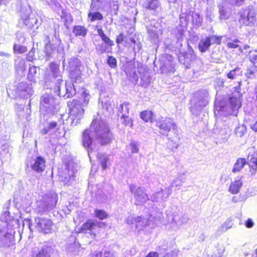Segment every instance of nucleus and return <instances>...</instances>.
I'll use <instances>...</instances> for the list:
<instances>
[{
	"label": "nucleus",
	"instance_id": "79ce46f5",
	"mask_svg": "<svg viewBox=\"0 0 257 257\" xmlns=\"http://www.w3.org/2000/svg\"><path fill=\"white\" fill-rule=\"evenodd\" d=\"M11 221V218L10 216V213L9 211L4 212L1 216V222L5 223L6 225H8L10 223Z\"/></svg>",
	"mask_w": 257,
	"mask_h": 257
},
{
	"label": "nucleus",
	"instance_id": "6e6d98bb",
	"mask_svg": "<svg viewBox=\"0 0 257 257\" xmlns=\"http://www.w3.org/2000/svg\"><path fill=\"white\" fill-rule=\"evenodd\" d=\"M245 0H227L230 5L234 6H240Z\"/></svg>",
	"mask_w": 257,
	"mask_h": 257
},
{
	"label": "nucleus",
	"instance_id": "e2e57ef3",
	"mask_svg": "<svg viewBox=\"0 0 257 257\" xmlns=\"http://www.w3.org/2000/svg\"><path fill=\"white\" fill-rule=\"evenodd\" d=\"M43 1V3H45V4L48 5H56V2L57 0H42Z\"/></svg>",
	"mask_w": 257,
	"mask_h": 257
},
{
	"label": "nucleus",
	"instance_id": "f704fd0d",
	"mask_svg": "<svg viewBox=\"0 0 257 257\" xmlns=\"http://www.w3.org/2000/svg\"><path fill=\"white\" fill-rule=\"evenodd\" d=\"M219 12L221 19L225 20L229 17V10L223 6H219Z\"/></svg>",
	"mask_w": 257,
	"mask_h": 257
},
{
	"label": "nucleus",
	"instance_id": "4468645a",
	"mask_svg": "<svg viewBox=\"0 0 257 257\" xmlns=\"http://www.w3.org/2000/svg\"><path fill=\"white\" fill-rule=\"evenodd\" d=\"M56 202L55 199L53 197H49L41 200L38 203L36 211L40 214L50 211L55 206Z\"/></svg>",
	"mask_w": 257,
	"mask_h": 257
},
{
	"label": "nucleus",
	"instance_id": "338daca9",
	"mask_svg": "<svg viewBox=\"0 0 257 257\" xmlns=\"http://www.w3.org/2000/svg\"><path fill=\"white\" fill-rule=\"evenodd\" d=\"M123 35L122 34H120L119 35V36L117 38L116 42L117 43L119 44V43H121L123 41Z\"/></svg>",
	"mask_w": 257,
	"mask_h": 257
},
{
	"label": "nucleus",
	"instance_id": "393cba45",
	"mask_svg": "<svg viewBox=\"0 0 257 257\" xmlns=\"http://www.w3.org/2000/svg\"><path fill=\"white\" fill-rule=\"evenodd\" d=\"M174 138H171L169 136L168 137V141L167 143V148L171 151L176 150L179 146V139L177 138V135Z\"/></svg>",
	"mask_w": 257,
	"mask_h": 257
},
{
	"label": "nucleus",
	"instance_id": "49530a36",
	"mask_svg": "<svg viewBox=\"0 0 257 257\" xmlns=\"http://www.w3.org/2000/svg\"><path fill=\"white\" fill-rule=\"evenodd\" d=\"M248 59L254 67L257 68V52H250L248 55Z\"/></svg>",
	"mask_w": 257,
	"mask_h": 257
},
{
	"label": "nucleus",
	"instance_id": "69168bd1",
	"mask_svg": "<svg viewBox=\"0 0 257 257\" xmlns=\"http://www.w3.org/2000/svg\"><path fill=\"white\" fill-rule=\"evenodd\" d=\"M57 125V123L55 121H51L49 123V126H48L50 130L53 129L55 128Z\"/></svg>",
	"mask_w": 257,
	"mask_h": 257
},
{
	"label": "nucleus",
	"instance_id": "a211bd4d",
	"mask_svg": "<svg viewBox=\"0 0 257 257\" xmlns=\"http://www.w3.org/2000/svg\"><path fill=\"white\" fill-rule=\"evenodd\" d=\"M255 16L253 11L246 10L242 12L239 19L240 23L245 25H249L255 21Z\"/></svg>",
	"mask_w": 257,
	"mask_h": 257
},
{
	"label": "nucleus",
	"instance_id": "f3484780",
	"mask_svg": "<svg viewBox=\"0 0 257 257\" xmlns=\"http://www.w3.org/2000/svg\"><path fill=\"white\" fill-rule=\"evenodd\" d=\"M159 23L155 24L154 27H151L148 29V34L150 38L156 43L159 42L160 40L162 38L163 30L161 28H159Z\"/></svg>",
	"mask_w": 257,
	"mask_h": 257
},
{
	"label": "nucleus",
	"instance_id": "7ed1b4c3",
	"mask_svg": "<svg viewBox=\"0 0 257 257\" xmlns=\"http://www.w3.org/2000/svg\"><path fill=\"white\" fill-rule=\"evenodd\" d=\"M82 98L83 99V104L78 100L68 102L70 111L68 120L71 121L72 125H76L83 117L84 110L82 106L87 105L89 101V95L85 90L82 91Z\"/></svg>",
	"mask_w": 257,
	"mask_h": 257
},
{
	"label": "nucleus",
	"instance_id": "b1692460",
	"mask_svg": "<svg viewBox=\"0 0 257 257\" xmlns=\"http://www.w3.org/2000/svg\"><path fill=\"white\" fill-rule=\"evenodd\" d=\"M90 130L86 129L84 131L82 136V144L85 148L88 149V154H89L90 150H91L90 146L92 142V138L90 136Z\"/></svg>",
	"mask_w": 257,
	"mask_h": 257
},
{
	"label": "nucleus",
	"instance_id": "4d7b16f0",
	"mask_svg": "<svg viewBox=\"0 0 257 257\" xmlns=\"http://www.w3.org/2000/svg\"><path fill=\"white\" fill-rule=\"evenodd\" d=\"M35 51L33 50H31L27 54V59L28 61H32L35 56Z\"/></svg>",
	"mask_w": 257,
	"mask_h": 257
},
{
	"label": "nucleus",
	"instance_id": "37998d69",
	"mask_svg": "<svg viewBox=\"0 0 257 257\" xmlns=\"http://www.w3.org/2000/svg\"><path fill=\"white\" fill-rule=\"evenodd\" d=\"M192 21L196 26L199 27L201 25L203 19L197 13H193L192 15Z\"/></svg>",
	"mask_w": 257,
	"mask_h": 257
},
{
	"label": "nucleus",
	"instance_id": "f8f14e48",
	"mask_svg": "<svg viewBox=\"0 0 257 257\" xmlns=\"http://www.w3.org/2000/svg\"><path fill=\"white\" fill-rule=\"evenodd\" d=\"M17 6L18 11L25 13L23 15H21V17L24 20V23L26 25H28V23L30 21L32 24L33 23L36 24L37 23L38 20L36 19L29 18V15L30 13L31 10L29 6H28L29 9L27 8L28 4L26 0H17Z\"/></svg>",
	"mask_w": 257,
	"mask_h": 257
},
{
	"label": "nucleus",
	"instance_id": "0eeeda50",
	"mask_svg": "<svg viewBox=\"0 0 257 257\" xmlns=\"http://www.w3.org/2000/svg\"><path fill=\"white\" fill-rule=\"evenodd\" d=\"M156 126L159 127L160 133L163 135L168 136V134L171 131L174 135H177V126L171 118L159 117L156 120Z\"/></svg>",
	"mask_w": 257,
	"mask_h": 257
},
{
	"label": "nucleus",
	"instance_id": "39448f33",
	"mask_svg": "<svg viewBox=\"0 0 257 257\" xmlns=\"http://www.w3.org/2000/svg\"><path fill=\"white\" fill-rule=\"evenodd\" d=\"M234 89L235 90V92L232 93V96L229 98L227 105L226 106L220 105V111L226 112L225 113L226 114L236 115L237 110L241 106L240 100L241 94L240 93V86L234 87Z\"/></svg>",
	"mask_w": 257,
	"mask_h": 257
},
{
	"label": "nucleus",
	"instance_id": "412c9836",
	"mask_svg": "<svg viewBox=\"0 0 257 257\" xmlns=\"http://www.w3.org/2000/svg\"><path fill=\"white\" fill-rule=\"evenodd\" d=\"M138 71L141 80V85L143 87H146L151 82L150 73L148 71H145L143 67H139Z\"/></svg>",
	"mask_w": 257,
	"mask_h": 257
},
{
	"label": "nucleus",
	"instance_id": "a878e982",
	"mask_svg": "<svg viewBox=\"0 0 257 257\" xmlns=\"http://www.w3.org/2000/svg\"><path fill=\"white\" fill-rule=\"evenodd\" d=\"M242 185V182L241 179H236L230 184L229 188V191L232 194H237L239 191Z\"/></svg>",
	"mask_w": 257,
	"mask_h": 257
},
{
	"label": "nucleus",
	"instance_id": "5701e85b",
	"mask_svg": "<svg viewBox=\"0 0 257 257\" xmlns=\"http://www.w3.org/2000/svg\"><path fill=\"white\" fill-rule=\"evenodd\" d=\"M40 69L38 67L35 66H30L29 72L27 75V78L29 81L35 83L36 79L38 77Z\"/></svg>",
	"mask_w": 257,
	"mask_h": 257
},
{
	"label": "nucleus",
	"instance_id": "c85d7f7f",
	"mask_svg": "<svg viewBox=\"0 0 257 257\" xmlns=\"http://www.w3.org/2000/svg\"><path fill=\"white\" fill-rule=\"evenodd\" d=\"M248 164L250 167V172L251 175L256 173L257 169V158L252 156L248 157Z\"/></svg>",
	"mask_w": 257,
	"mask_h": 257
},
{
	"label": "nucleus",
	"instance_id": "052dcab7",
	"mask_svg": "<svg viewBox=\"0 0 257 257\" xmlns=\"http://www.w3.org/2000/svg\"><path fill=\"white\" fill-rule=\"evenodd\" d=\"M142 46L140 43H138L135 46H134L133 49L134 53H136L137 52H139V51L141 49Z\"/></svg>",
	"mask_w": 257,
	"mask_h": 257
},
{
	"label": "nucleus",
	"instance_id": "4be33fe9",
	"mask_svg": "<svg viewBox=\"0 0 257 257\" xmlns=\"http://www.w3.org/2000/svg\"><path fill=\"white\" fill-rule=\"evenodd\" d=\"M142 6L147 10L156 11L160 7L161 4L159 0H143Z\"/></svg>",
	"mask_w": 257,
	"mask_h": 257
},
{
	"label": "nucleus",
	"instance_id": "774afa93",
	"mask_svg": "<svg viewBox=\"0 0 257 257\" xmlns=\"http://www.w3.org/2000/svg\"><path fill=\"white\" fill-rule=\"evenodd\" d=\"M146 257H158V254L156 252H150Z\"/></svg>",
	"mask_w": 257,
	"mask_h": 257
},
{
	"label": "nucleus",
	"instance_id": "a18cd8bd",
	"mask_svg": "<svg viewBox=\"0 0 257 257\" xmlns=\"http://www.w3.org/2000/svg\"><path fill=\"white\" fill-rule=\"evenodd\" d=\"M185 179L183 178H177L175 179L172 184L168 187L167 189H171L172 191L173 187L174 186L175 187H180L182 185L183 183L184 182Z\"/></svg>",
	"mask_w": 257,
	"mask_h": 257
},
{
	"label": "nucleus",
	"instance_id": "bb28decb",
	"mask_svg": "<svg viewBox=\"0 0 257 257\" xmlns=\"http://www.w3.org/2000/svg\"><path fill=\"white\" fill-rule=\"evenodd\" d=\"M96 226V223L95 221L88 220L80 228V232L82 233H86L88 230H92Z\"/></svg>",
	"mask_w": 257,
	"mask_h": 257
},
{
	"label": "nucleus",
	"instance_id": "423d86ee",
	"mask_svg": "<svg viewBox=\"0 0 257 257\" xmlns=\"http://www.w3.org/2000/svg\"><path fill=\"white\" fill-rule=\"evenodd\" d=\"M40 102V110L42 113L53 114L59 109V101L51 92L44 93Z\"/></svg>",
	"mask_w": 257,
	"mask_h": 257
},
{
	"label": "nucleus",
	"instance_id": "72a5a7b5",
	"mask_svg": "<svg viewBox=\"0 0 257 257\" xmlns=\"http://www.w3.org/2000/svg\"><path fill=\"white\" fill-rule=\"evenodd\" d=\"M98 159L101 164L102 169L103 170H105L107 167V165L109 164L108 156L106 154H98Z\"/></svg>",
	"mask_w": 257,
	"mask_h": 257
},
{
	"label": "nucleus",
	"instance_id": "6e6552de",
	"mask_svg": "<svg viewBox=\"0 0 257 257\" xmlns=\"http://www.w3.org/2000/svg\"><path fill=\"white\" fill-rule=\"evenodd\" d=\"M68 68L70 72V76L72 81L75 83L81 81V62L76 58H72L68 60Z\"/></svg>",
	"mask_w": 257,
	"mask_h": 257
},
{
	"label": "nucleus",
	"instance_id": "a19ab883",
	"mask_svg": "<svg viewBox=\"0 0 257 257\" xmlns=\"http://www.w3.org/2000/svg\"><path fill=\"white\" fill-rule=\"evenodd\" d=\"M88 16L91 22L103 19L102 15L98 12H90Z\"/></svg>",
	"mask_w": 257,
	"mask_h": 257
},
{
	"label": "nucleus",
	"instance_id": "5fc2aeb1",
	"mask_svg": "<svg viewBox=\"0 0 257 257\" xmlns=\"http://www.w3.org/2000/svg\"><path fill=\"white\" fill-rule=\"evenodd\" d=\"M53 49L51 44L45 45V52L48 56H50L52 53Z\"/></svg>",
	"mask_w": 257,
	"mask_h": 257
},
{
	"label": "nucleus",
	"instance_id": "3c124183",
	"mask_svg": "<svg viewBox=\"0 0 257 257\" xmlns=\"http://www.w3.org/2000/svg\"><path fill=\"white\" fill-rule=\"evenodd\" d=\"M101 40L104 42L103 43L107 44L108 46H112L114 45V42L112 40H110L105 35L101 38Z\"/></svg>",
	"mask_w": 257,
	"mask_h": 257
},
{
	"label": "nucleus",
	"instance_id": "680f3d73",
	"mask_svg": "<svg viewBox=\"0 0 257 257\" xmlns=\"http://www.w3.org/2000/svg\"><path fill=\"white\" fill-rule=\"evenodd\" d=\"M91 257H102V252L95 251L91 254Z\"/></svg>",
	"mask_w": 257,
	"mask_h": 257
},
{
	"label": "nucleus",
	"instance_id": "473e14b6",
	"mask_svg": "<svg viewBox=\"0 0 257 257\" xmlns=\"http://www.w3.org/2000/svg\"><path fill=\"white\" fill-rule=\"evenodd\" d=\"M96 50L99 55H101L105 53H111V48H109L107 44L102 43L96 46Z\"/></svg>",
	"mask_w": 257,
	"mask_h": 257
},
{
	"label": "nucleus",
	"instance_id": "de8ad7c7",
	"mask_svg": "<svg viewBox=\"0 0 257 257\" xmlns=\"http://www.w3.org/2000/svg\"><path fill=\"white\" fill-rule=\"evenodd\" d=\"M120 121L125 126L132 127L133 125L132 119L127 115H125L124 117H123V116H121L120 117Z\"/></svg>",
	"mask_w": 257,
	"mask_h": 257
},
{
	"label": "nucleus",
	"instance_id": "0e129e2a",
	"mask_svg": "<svg viewBox=\"0 0 257 257\" xmlns=\"http://www.w3.org/2000/svg\"><path fill=\"white\" fill-rule=\"evenodd\" d=\"M153 217L155 219V220L159 221V220H161V219L162 218L163 215H162V213L159 212V213H158L157 216H153V215H151V217Z\"/></svg>",
	"mask_w": 257,
	"mask_h": 257
},
{
	"label": "nucleus",
	"instance_id": "20e7f679",
	"mask_svg": "<svg viewBox=\"0 0 257 257\" xmlns=\"http://www.w3.org/2000/svg\"><path fill=\"white\" fill-rule=\"evenodd\" d=\"M208 92L206 90H201L194 93L190 101V110L195 115H198L208 102Z\"/></svg>",
	"mask_w": 257,
	"mask_h": 257
},
{
	"label": "nucleus",
	"instance_id": "ea45409f",
	"mask_svg": "<svg viewBox=\"0 0 257 257\" xmlns=\"http://www.w3.org/2000/svg\"><path fill=\"white\" fill-rule=\"evenodd\" d=\"M140 146V143L139 142L133 141L127 148L131 151L132 153H137L139 152Z\"/></svg>",
	"mask_w": 257,
	"mask_h": 257
},
{
	"label": "nucleus",
	"instance_id": "58836bf2",
	"mask_svg": "<svg viewBox=\"0 0 257 257\" xmlns=\"http://www.w3.org/2000/svg\"><path fill=\"white\" fill-rule=\"evenodd\" d=\"M141 118L146 122L152 121L153 112L150 110L142 112L140 114Z\"/></svg>",
	"mask_w": 257,
	"mask_h": 257
},
{
	"label": "nucleus",
	"instance_id": "603ef678",
	"mask_svg": "<svg viewBox=\"0 0 257 257\" xmlns=\"http://www.w3.org/2000/svg\"><path fill=\"white\" fill-rule=\"evenodd\" d=\"M227 46L229 48H231V49H236V48H238L239 49V51L240 52H243V50L241 48V47L237 44H235L234 43H233V42H228L227 44Z\"/></svg>",
	"mask_w": 257,
	"mask_h": 257
},
{
	"label": "nucleus",
	"instance_id": "1a4fd4ad",
	"mask_svg": "<svg viewBox=\"0 0 257 257\" xmlns=\"http://www.w3.org/2000/svg\"><path fill=\"white\" fill-rule=\"evenodd\" d=\"M129 189L134 196L135 205H142L149 199L144 187L131 184L130 185Z\"/></svg>",
	"mask_w": 257,
	"mask_h": 257
},
{
	"label": "nucleus",
	"instance_id": "f257e3e1",
	"mask_svg": "<svg viewBox=\"0 0 257 257\" xmlns=\"http://www.w3.org/2000/svg\"><path fill=\"white\" fill-rule=\"evenodd\" d=\"M53 78H55L54 89L57 95L65 99L72 97L76 93V86L73 83L65 82L62 79L59 66L54 63L50 64Z\"/></svg>",
	"mask_w": 257,
	"mask_h": 257
},
{
	"label": "nucleus",
	"instance_id": "2f4dec72",
	"mask_svg": "<svg viewBox=\"0 0 257 257\" xmlns=\"http://www.w3.org/2000/svg\"><path fill=\"white\" fill-rule=\"evenodd\" d=\"M189 220V218L187 214H183L180 218L178 217L176 213H174L173 214V221L176 223H178L179 224L186 223L188 222Z\"/></svg>",
	"mask_w": 257,
	"mask_h": 257
},
{
	"label": "nucleus",
	"instance_id": "dca6fc26",
	"mask_svg": "<svg viewBox=\"0 0 257 257\" xmlns=\"http://www.w3.org/2000/svg\"><path fill=\"white\" fill-rule=\"evenodd\" d=\"M33 84H29L26 82L20 83L18 86V93L20 96L24 98L30 97L34 92Z\"/></svg>",
	"mask_w": 257,
	"mask_h": 257
},
{
	"label": "nucleus",
	"instance_id": "aec40b11",
	"mask_svg": "<svg viewBox=\"0 0 257 257\" xmlns=\"http://www.w3.org/2000/svg\"><path fill=\"white\" fill-rule=\"evenodd\" d=\"M17 38L19 43H15L13 47L14 52L16 53L22 54L27 51L25 46L21 45L20 44H23L25 41V38L22 33H18Z\"/></svg>",
	"mask_w": 257,
	"mask_h": 257
},
{
	"label": "nucleus",
	"instance_id": "c9c22d12",
	"mask_svg": "<svg viewBox=\"0 0 257 257\" xmlns=\"http://www.w3.org/2000/svg\"><path fill=\"white\" fill-rule=\"evenodd\" d=\"M241 74V69L238 67H236L234 69L230 71L227 74V77L230 79H234L237 76H240Z\"/></svg>",
	"mask_w": 257,
	"mask_h": 257
},
{
	"label": "nucleus",
	"instance_id": "bf43d9fd",
	"mask_svg": "<svg viewBox=\"0 0 257 257\" xmlns=\"http://www.w3.org/2000/svg\"><path fill=\"white\" fill-rule=\"evenodd\" d=\"M254 223L251 219H248L245 222V226L247 228H251L253 226Z\"/></svg>",
	"mask_w": 257,
	"mask_h": 257
},
{
	"label": "nucleus",
	"instance_id": "f03ea898",
	"mask_svg": "<svg viewBox=\"0 0 257 257\" xmlns=\"http://www.w3.org/2000/svg\"><path fill=\"white\" fill-rule=\"evenodd\" d=\"M91 128L94 135L101 145L109 143L111 139V134L105 120L98 114L93 120Z\"/></svg>",
	"mask_w": 257,
	"mask_h": 257
},
{
	"label": "nucleus",
	"instance_id": "8fccbe9b",
	"mask_svg": "<svg viewBox=\"0 0 257 257\" xmlns=\"http://www.w3.org/2000/svg\"><path fill=\"white\" fill-rule=\"evenodd\" d=\"M107 63L108 65L112 68L116 67L117 65V61L116 59L111 56H108Z\"/></svg>",
	"mask_w": 257,
	"mask_h": 257
},
{
	"label": "nucleus",
	"instance_id": "7c9ffc66",
	"mask_svg": "<svg viewBox=\"0 0 257 257\" xmlns=\"http://www.w3.org/2000/svg\"><path fill=\"white\" fill-rule=\"evenodd\" d=\"M73 33L76 37L82 36L85 37L87 33V29L83 26H75L72 31Z\"/></svg>",
	"mask_w": 257,
	"mask_h": 257
},
{
	"label": "nucleus",
	"instance_id": "c756f323",
	"mask_svg": "<svg viewBox=\"0 0 257 257\" xmlns=\"http://www.w3.org/2000/svg\"><path fill=\"white\" fill-rule=\"evenodd\" d=\"M246 164V162L244 158H240L237 159L233 166L232 172L236 173L240 171Z\"/></svg>",
	"mask_w": 257,
	"mask_h": 257
},
{
	"label": "nucleus",
	"instance_id": "cd10ccee",
	"mask_svg": "<svg viewBox=\"0 0 257 257\" xmlns=\"http://www.w3.org/2000/svg\"><path fill=\"white\" fill-rule=\"evenodd\" d=\"M59 180L60 182H62L64 185L69 186L71 185L74 180V177L73 175L70 174L67 176L66 175L64 174L59 175Z\"/></svg>",
	"mask_w": 257,
	"mask_h": 257
},
{
	"label": "nucleus",
	"instance_id": "13d9d810",
	"mask_svg": "<svg viewBox=\"0 0 257 257\" xmlns=\"http://www.w3.org/2000/svg\"><path fill=\"white\" fill-rule=\"evenodd\" d=\"M224 225H225L226 228L227 230L228 229H230L232 226V223L231 222V221L229 219H227L224 223Z\"/></svg>",
	"mask_w": 257,
	"mask_h": 257
},
{
	"label": "nucleus",
	"instance_id": "864d4df0",
	"mask_svg": "<svg viewBox=\"0 0 257 257\" xmlns=\"http://www.w3.org/2000/svg\"><path fill=\"white\" fill-rule=\"evenodd\" d=\"M16 68L21 71H24L25 69V62L23 60H21L18 62V64L16 66Z\"/></svg>",
	"mask_w": 257,
	"mask_h": 257
},
{
	"label": "nucleus",
	"instance_id": "9b49d317",
	"mask_svg": "<svg viewBox=\"0 0 257 257\" xmlns=\"http://www.w3.org/2000/svg\"><path fill=\"white\" fill-rule=\"evenodd\" d=\"M222 37L214 35H210L204 39L200 40L198 44V48L201 53L205 52L209 49L211 45H219L221 42Z\"/></svg>",
	"mask_w": 257,
	"mask_h": 257
},
{
	"label": "nucleus",
	"instance_id": "c03bdc74",
	"mask_svg": "<svg viewBox=\"0 0 257 257\" xmlns=\"http://www.w3.org/2000/svg\"><path fill=\"white\" fill-rule=\"evenodd\" d=\"M94 213L95 216L100 220L105 219L108 216V214L104 210L101 209H95Z\"/></svg>",
	"mask_w": 257,
	"mask_h": 257
},
{
	"label": "nucleus",
	"instance_id": "09e8293b",
	"mask_svg": "<svg viewBox=\"0 0 257 257\" xmlns=\"http://www.w3.org/2000/svg\"><path fill=\"white\" fill-rule=\"evenodd\" d=\"M102 5V0H92L90 8L92 10H97Z\"/></svg>",
	"mask_w": 257,
	"mask_h": 257
},
{
	"label": "nucleus",
	"instance_id": "e433bc0d",
	"mask_svg": "<svg viewBox=\"0 0 257 257\" xmlns=\"http://www.w3.org/2000/svg\"><path fill=\"white\" fill-rule=\"evenodd\" d=\"M246 132V126L242 124L236 127L234 130V134L237 137L241 138Z\"/></svg>",
	"mask_w": 257,
	"mask_h": 257
},
{
	"label": "nucleus",
	"instance_id": "6ab92c4d",
	"mask_svg": "<svg viewBox=\"0 0 257 257\" xmlns=\"http://www.w3.org/2000/svg\"><path fill=\"white\" fill-rule=\"evenodd\" d=\"M31 167L33 171L37 173L43 172L46 168L45 159L41 156L37 157L32 163Z\"/></svg>",
	"mask_w": 257,
	"mask_h": 257
},
{
	"label": "nucleus",
	"instance_id": "2eb2a0df",
	"mask_svg": "<svg viewBox=\"0 0 257 257\" xmlns=\"http://www.w3.org/2000/svg\"><path fill=\"white\" fill-rule=\"evenodd\" d=\"M171 194V189L165 188L153 193L150 196V200L154 202L163 203L167 200Z\"/></svg>",
	"mask_w": 257,
	"mask_h": 257
},
{
	"label": "nucleus",
	"instance_id": "9d476101",
	"mask_svg": "<svg viewBox=\"0 0 257 257\" xmlns=\"http://www.w3.org/2000/svg\"><path fill=\"white\" fill-rule=\"evenodd\" d=\"M54 245L52 242H45L40 247H35L32 250V257H53Z\"/></svg>",
	"mask_w": 257,
	"mask_h": 257
},
{
	"label": "nucleus",
	"instance_id": "4c0bfd02",
	"mask_svg": "<svg viewBox=\"0 0 257 257\" xmlns=\"http://www.w3.org/2000/svg\"><path fill=\"white\" fill-rule=\"evenodd\" d=\"M130 110V104L128 102H124L119 105L118 110L120 113L122 114L121 116L127 115L129 112Z\"/></svg>",
	"mask_w": 257,
	"mask_h": 257
},
{
	"label": "nucleus",
	"instance_id": "ddd939ff",
	"mask_svg": "<svg viewBox=\"0 0 257 257\" xmlns=\"http://www.w3.org/2000/svg\"><path fill=\"white\" fill-rule=\"evenodd\" d=\"M35 224L36 229L39 232L49 233L52 230L53 223L52 221L49 218L37 217L35 218Z\"/></svg>",
	"mask_w": 257,
	"mask_h": 257
}]
</instances>
